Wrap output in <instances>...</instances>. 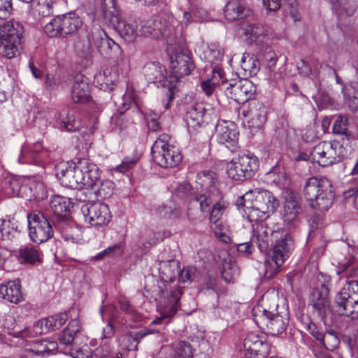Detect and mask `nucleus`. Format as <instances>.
Wrapping results in <instances>:
<instances>
[{"mask_svg": "<svg viewBox=\"0 0 358 358\" xmlns=\"http://www.w3.org/2000/svg\"><path fill=\"white\" fill-rule=\"evenodd\" d=\"M80 324L77 319L72 320L59 336V344L69 350V354L73 358H90L88 352L78 349L74 341L75 336L80 330Z\"/></svg>", "mask_w": 358, "mask_h": 358, "instance_id": "11", "label": "nucleus"}, {"mask_svg": "<svg viewBox=\"0 0 358 358\" xmlns=\"http://www.w3.org/2000/svg\"><path fill=\"white\" fill-rule=\"evenodd\" d=\"M271 248L267 250L264 262V277L273 278L280 271L285 260L289 257L294 249V241L292 236L285 230L274 235Z\"/></svg>", "mask_w": 358, "mask_h": 358, "instance_id": "2", "label": "nucleus"}, {"mask_svg": "<svg viewBox=\"0 0 358 358\" xmlns=\"http://www.w3.org/2000/svg\"><path fill=\"white\" fill-rule=\"evenodd\" d=\"M45 87L48 91H53L61 87L65 88L67 85V81L64 78H56L54 75L47 73L45 78Z\"/></svg>", "mask_w": 358, "mask_h": 358, "instance_id": "61", "label": "nucleus"}, {"mask_svg": "<svg viewBox=\"0 0 358 358\" xmlns=\"http://www.w3.org/2000/svg\"><path fill=\"white\" fill-rule=\"evenodd\" d=\"M205 116V108L201 103H197L188 110L185 121L189 133H194L201 127Z\"/></svg>", "mask_w": 358, "mask_h": 358, "instance_id": "28", "label": "nucleus"}, {"mask_svg": "<svg viewBox=\"0 0 358 358\" xmlns=\"http://www.w3.org/2000/svg\"><path fill=\"white\" fill-rule=\"evenodd\" d=\"M45 341H35L27 344L25 347V351L27 356L33 357H44L45 354Z\"/></svg>", "mask_w": 358, "mask_h": 358, "instance_id": "59", "label": "nucleus"}, {"mask_svg": "<svg viewBox=\"0 0 358 358\" xmlns=\"http://www.w3.org/2000/svg\"><path fill=\"white\" fill-rule=\"evenodd\" d=\"M261 313V318L254 320L255 324L261 329H266L267 333L273 336L282 333L288 324L287 313L285 311L273 315H268V316H262Z\"/></svg>", "mask_w": 358, "mask_h": 358, "instance_id": "16", "label": "nucleus"}, {"mask_svg": "<svg viewBox=\"0 0 358 358\" xmlns=\"http://www.w3.org/2000/svg\"><path fill=\"white\" fill-rule=\"evenodd\" d=\"M252 201L251 203L248 201H241V198L238 200V202L244 207L243 210L248 220L251 222L264 220L268 216L269 213L266 210H262L257 203L253 200Z\"/></svg>", "mask_w": 358, "mask_h": 358, "instance_id": "39", "label": "nucleus"}, {"mask_svg": "<svg viewBox=\"0 0 358 358\" xmlns=\"http://www.w3.org/2000/svg\"><path fill=\"white\" fill-rule=\"evenodd\" d=\"M195 52L201 60L215 65L212 69L220 68L218 65L222 59L223 52L216 45L202 43L196 47Z\"/></svg>", "mask_w": 358, "mask_h": 358, "instance_id": "27", "label": "nucleus"}, {"mask_svg": "<svg viewBox=\"0 0 358 358\" xmlns=\"http://www.w3.org/2000/svg\"><path fill=\"white\" fill-rule=\"evenodd\" d=\"M18 225L14 219L0 220V233L3 239L11 240L18 233Z\"/></svg>", "mask_w": 358, "mask_h": 358, "instance_id": "48", "label": "nucleus"}, {"mask_svg": "<svg viewBox=\"0 0 358 358\" xmlns=\"http://www.w3.org/2000/svg\"><path fill=\"white\" fill-rule=\"evenodd\" d=\"M56 126L61 130L74 131L80 129L81 122L73 113L59 114L56 117Z\"/></svg>", "mask_w": 358, "mask_h": 358, "instance_id": "41", "label": "nucleus"}, {"mask_svg": "<svg viewBox=\"0 0 358 358\" xmlns=\"http://www.w3.org/2000/svg\"><path fill=\"white\" fill-rule=\"evenodd\" d=\"M264 32L263 27L249 22H243L239 28V34L245 36L250 42L259 40Z\"/></svg>", "mask_w": 358, "mask_h": 358, "instance_id": "45", "label": "nucleus"}, {"mask_svg": "<svg viewBox=\"0 0 358 358\" xmlns=\"http://www.w3.org/2000/svg\"><path fill=\"white\" fill-rule=\"evenodd\" d=\"M3 325L8 330V334L13 337L26 338L33 336L32 332H31L29 329H22L20 327H19L16 324L15 320L13 315H6Z\"/></svg>", "mask_w": 358, "mask_h": 358, "instance_id": "44", "label": "nucleus"}, {"mask_svg": "<svg viewBox=\"0 0 358 358\" xmlns=\"http://www.w3.org/2000/svg\"><path fill=\"white\" fill-rule=\"evenodd\" d=\"M81 213L85 222L94 227L105 226L111 219V213L108 205L101 202L83 205Z\"/></svg>", "mask_w": 358, "mask_h": 358, "instance_id": "10", "label": "nucleus"}, {"mask_svg": "<svg viewBox=\"0 0 358 358\" xmlns=\"http://www.w3.org/2000/svg\"><path fill=\"white\" fill-rule=\"evenodd\" d=\"M238 160L236 157L233 158L227 164V173L229 178L236 181H243L245 180L243 169L237 166Z\"/></svg>", "mask_w": 358, "mask_h": 358, "instance_id": "60", "label": "nucleus"}, {"mask_svg": "<svg viewBox=\"0 0 358 358\" xmlns=\"http://www.w3.org/2000/svg\"><path fill=\"white\" fill-rule=\"evenodd\" d=\"M171 67L172 72L169 76V90H172L176 87L180 78L189 75L194 66L188 55L180 53L176 54L174 58H171Z\"/></svg>", "mask_w": 358, "mask_h": 358, "instance_id": "15", "label": "nucleus"}, {"mask_svg": "<svg viewBox=\"0 0 358 358\" xmlns=\"http://www.w3.org/2000/svg\"><path fill=\"white\" fill-rule=\"evenodd\" d=\"M156 332L155 330L143 329L138 331H132L123 335L119 340L122 349L127 350H136L138 343L145 336Z\"/></svg>", "mask_w": 358, "mask_h": 358, "instance_id": "33", "label": "nucleus"}, {"mask_svg": "<svg viewBox=\"0 0 358 358\" xmlns=\"http://www.w3.org/2000/svg\"><path fill=\"white\" fill-rule=\"evenodd\" d=\"M158 211L161 217L166 218H176L180 215V208L173 202L160 207Z\"/></svg>", "mask_w": 358, "mask_h": 358, "instance_id": "63", "label": "nucleus"}, {"mask_svg": "<svg viewBox=\"0 0 358 358\" xmlns=\"http://www.w3.org/2000/svg\"><path fill=\"white\" fill-rule=\"evenodd\" d=\"M283 197V220L287 224L295 223L302 212L301 197L297 193L291 190H287Z\"/></svg>", "mask_w": 358, "mask_h": 358, "instance_id": "17", "label": "nucleus"}, {"mask_svg": "<svg viewBox=\"0 0 358 358\" xmlns=\"http://www.w3.org/2000/svg\"><path fill=\"white\" fill-rule=\"evenodd\" d=\"M45 33L50 37L62 36V26L60 25V17H55L44 27Z\"/></svg>", "mask_w": 358, "mask_h": 358, "instance_id": "64", "label": "nucleus"}, {"mask_svg": "<svg viewBox=\"0 0 358 358\" xmlns=\"http://www.w3.org/2000/svg\"><path fill=\"white\" fill-rule=\"evenodd\" d=\"M312 303L321 317H325L330 312V302L328 298V289L322 285L321 289H315L312 293Z\"/></svg>", "mask_w": 358, "mask_h": 358, "instance_id": "31", "label": "nucleus"}, {"mask_svg": "<svg viewBox=\"0 0 358 358\" xmlns=\"http://www.w3.org/2000/svg\"><path fill=\"white\" fill-rule=\"evenodd\" d=\"M215 136L219 143L233 146L238 141L237 127L232 122L220 120L215 127Z\"/></svg>", "mask_w": 358, "mask_h": 358, "instance_id": "21", "label": "nucleus"}, {"mask_svg": "<svg viewBox=\"0 0 358 358\" xmlns=\"http://www.w3.org/2000/svg\"><path fill=\"white\" fill-rule=\"evenodd\" d=\"M253 199L262 210L269 214L273 213L279 206L278 200L271 192L261 188L250 189L241 197V201H250Z\"/></svg>", "mask_w": 358, "mask_h": 358, "instance_id": "12", "label": "nucleus"}, {"mask_svg": "<svg viewBox=\"0 0 358 358\" xmlns=\"http://www.w3.org/2000/svg\"><path fill=\"white\" fill-rule=\"evenodd\" d=\"M145 79L150 83H160L161 85L169 88L170 85L169 76L166 77L165 67L158 62H148L143 68Z\"/></svg>", "mask_w": 358, "mask_h": 358, "instance_id": "24", "label": "nucleus"}, {"mask_svg": "<svg viewBox=\"0 0 358 358\" xmlns=\"http://www.w3.org/2000/svg\"><path fill=\"white\" fill-rule=\"evenodd\" d=\"M98 178L94 181V185L92 187L86 188L87 189L93 190L97 197L106 199L110 197L113 194L115 188V184L110 180H100V170L98 168Z\"/></svg>", "mask_w": 358, "mask_h": 358, "instance_id": "42", "label": "nucleus"}, {"mask_svg": "<svg viewBox=\"0 0 358 358\" xmlns=\"http://www.w3.org/2000/svg\"><path fill=\"white\" fill-rule=\"evenodd\" d=\"M117 80L115 72L107 69L102 73H99L95 76V82L99 85L100 88L103 90H112L113 85Z\"/></svg>", "mask_w": 358, "mask_h": 358, "instance_id": "50", "label": "nucleus"}, {"mask_svg": "<svg viewBox=\"0 0 358 358\" xmlns=\"http://www.w3.org/2000/svg\"><path fill=\"white\" fill-rule=\"evenodd\" d=\"M266 178L268 182L279 187H285L287 184V176L283 170L279 168H273L267 173Z\"/></svg>", "mask_w": 358, "mask_h": 358, "instance_id": "55", "label": "nucleus"}, {"mask_svg": "<svg viewBox=\"0 0 358 358\" xmlns=\"http://www.w3.org/2000/svg\"><path fill=\"white\" fill-rule=\"evenodd\" d=\"M335 303L338 312L352 320L358 319V280H350L337 293Z\"/></svg>", "mask_w": 358, "mask_h": 358, "instance_id": "6", "label": "nucleus"}, {"mask_svg": "<svg viewBox=\"0 0 358 358\" xmlns=\"http://www.w3.org/2000/svg\"><path fill=\"white\" fill-rule=\"evenodd\" d=\"M179 268V262L176 259L160 261L159 262V277L164 282H173L178 274Z\"/></svg>", "mask_w": 358, "mask_h": 358, "instance_id": "36", "label": "nucleus"}, {"mask_svg": "<svg viewBox=\"0 0 358 358\" xmlns=\"http://www.w3.org/2000/svg\"><path fill=\"white\" fill-rule=\"evenodd\" d=\"M250 10L238 1H229L224 10V17L228 21H235L250 15Z\"/></svg>", "mask_w": 358, "mask_h": 358, "instance_id": "37", "label": "nucleus"}, {"mask_svg": "<svg viewBox=\"0 0 358 358\" xmlns=\"http://www.w3.org/2000/svg\"><path fill=\"white\" fill-rule=\"evenodd\" d=\"M303 194L309 206L320 211L329 210L334 198L331 182L323 177H312L308 179L304 185Z\"/></svg>", "mask_w": 358, "mask_h": 358, "instance_id": "3", "label": "nucleus"}, {"mask_svg": "<svg viewBox=\"0 0 358 358\" xmlns=\"http://www.w3.org/2000/svg\"><path fill=\"white\" fill-rule=\"evenodd\" d=\"M124 244L122 243H119L117 244L109 246L105 250H102L96 256H94V259L96 260H99L106 256L110 257H120L124 252Z\"/></svg>", "mask_w": 358, "mask_h": 358, "instance_id": "58", "label": "nucleus"}, {"mask_svg": "<svg viewBox=\"0 0 358 358\" xmlns=\"http://www.w3.org/2000/svg\"><path fill=\"white\" fill-rule=\"evenodd\" d=\"M95 40L94 43L101 55L106 57H113L122 52L120 45L113 39L110 38L102 30L99 29L92 34Z\"/></svg>", "mask_w": 358, "mask_h": 358, "instance_id": "20", "label": "nucleus"}, {"mask_svg": "<svg viewBox=\"0 0 358 358\" xmlns=\"http://www.w3.org/2000/svg\"><path fill=\"white\" fill-rule=\"evenodd\" d=\"M21 285L19 280L0 283V300L5 299L10 303H18L22 300Z\"/></svg>", "mask_w": 358, "mask_h": 358, "instance_id": "29", "label": "nucleus"}, {"mask_svg": "<svg viewBox=\"0 0 358 358\" xmlns=\"http://www.w3.org/2000/svg\"><path fill=\"white\" fill-rule=\"evenodd\" d=\"M342 149L338 142L322 141L313 148L310 157L320 166H328L342 159Z\"/></svg>", "mask_w": 358, "mask_h": 358, "instance_id": "8", "label": "nucleus"}, {"mask_svg": "<svg viewBox=\"0 0 358 358\" xmlns=\"http://www.w3.org/2000/svg\"><path fill=\"white\" fill-rule=\"evenodd\" d=\"M340 342V338L336 332L328 331L325 332L322 344L327 350L334 352L339 346Z\"/></svg>", "mask_w": 358, "mask_h": 358, "instance_id": "62", "label": "nucleus"}, {"mask_svg": "<svg viewBox=\"0 0 358 358\" xmlns=\"http://www.w3.org/2000/svg\"><path fill=\"white\" fill-rule=\"evenodd\" d=\"M240 115L246 118L249 127L252 128H261L267 119L266 106L256 100H252L241 107Z\"/></svg>", "mask_w": 358, "mask_h": 358, "instance_id": "14", "label": "nucleus"}, {"mask_svg": "<svg viewBox=\"0 0 358 358\" xmlns=\"http://www.w3.org/2000/svg\"><path fill=\"white\" fill-rule=\"evenodd\" d=\"M311 63L313 68V69L310 64L306 62L303 59L299 62L296 66L299 73L304 76H309L311 74H313L315 77L319 76L320 69L322 67V64L315 59H312Z\"/></svg>", "mask_w": 358, "mask_h": 358, "instance_id": "51", "label": "nucleus"}, {"mask_svg": "<svg viewBox=\"0 0 358 358\" xmlns=\"http://www.w3.org/2000/svg\"><path fill=\"white\" fill-rule=\"evenodd\" d=\"M241 67L243 71L245 76L255 75L259 69L258 60L248 53L243 54L241 60Z\"/></svg>", "mask_w": 358, "mask_h": 358, "instance_id": "46", "label": "nucleus"}, {"mask_svg": "<svg viewBox=\"0 0 358 358\" xmlns=\"http://www.w3.org/2000/svg\"><path fill=\"white\" fill-rule=\"evenodd\" d=\"M23 26L17 21L0 22V55L13 59L20 54Z\"/></svg>", "mask_w": 358, "mask_h": 358, "instance_id": "4", "label": "nucleus"}, {"mask_svg": "<svg viewBox=\"0 0 358 358\" xmlns=\"http://www.w3.org/2000/svg\"><path fill=\"white\" fill-rule=\"evenodd\" d=\"M285 230L282 229L274 230L269 227L266 223L261 222L257 224L255 230V234L252 236V241L256 243L260 251L266 252L274 241L275 234L283 232Z\"/></svg>", "mask_w": 358, "mask_h": 358, "instance_id": "22", "label": "nucleus"}, {"mask_svg": "<svg viewBox=\"0 0 358 358\" xmlns=\"http://www.w3.org/2000/svg\"><path fill=\"white\" fill-rule=\"evenodd\" d=\"M137 24L135 22H129L124 20H119L116 29L121 37L127 42L135 41L138 36Z\"/></svg>", "mask_w": 358, "mask_h": 358, "instance_id": "43", "label": "nucleus"}, {"mask_svg": "<svg viewBox=\"0 0 358 358\" xmlns=\"http://www.w3.org/2000/svg\"><path fill=\"white\" fill-rule=\"evenodd\" d=\"M277 299V296L275 294L266 293L264 294L262 299L252 309L253 320L261 318V313L263 315L262 316L277 314V312H278L277 310L278 306Z\"/></svg>", "mask_w": 358, "mask_h": 358, "instance_id": "25", "label": "nucleus"}, {"mask_svg": "<svg viewBox=\"0 0 358 358\" xmlns=\"http://www.w3.org/2000/svg\"><path fill=\"white\" fill-rule=\"evenodd\" d=\"M210 227L213 231L215 236L224 243H229L231 241L228 227L222 221L215 223H210Z\"/></svg>", "mask_w": 358, "mask_h": 358, "instance_id": "57", "label": "nucleus"}, {"mask_svg": "<svg viewBox=\"0 0 358 358\" xmlns=\"http://www.w3.org/2000/svg\"><path fill=\"white\" fill-rule=\"evenodd\" d=\"M18 257L22 262L33 264L42 261V253L36 248L25 247L19 250Z\"/></svg>", "mask_w": 358, "mask_h": 358, "instance_id": "47", "label": "nucleus"}, {"mask_svg": "<svg viewBox=\"0 0 358 358\" xmlns=\"http://www.w3.org/2000/svg\"><path fill=\"white\" fill-rule=\"evenodd\" d=\"M211 71V78L205 79L201 83V88L207 96L213 94L217 86L220 85L222 88V80H225L221 68H213Z\"/></svg>", "mask_w": 358, "mask_h": 358, "instance_id": "38", "label": "nucleus"}, {"mask_svg": "<svg viewBox=\"0 0 358 358\" xmlns=\"http://www.w3.org/2000/svg\"><path fill=\"white\" fill-rule=\"evenodd\" d=\"M94 355L99 358H122L121 352H115L109 341H102L101 344L94 350Z\"/></svg>", "mask_w": 358, "mask_h": 358, "instance_id": "54", "label": "nucleus"}, {"mask_svg": "<svg viewBox=\"0 0 358 358\" xmlns=\"http://www.w3.org/2000/svg\"><path fill=\"white\" fill-rule=\"evenodd\" d=\"M342 92L345 97V104L352 112H356L358 110V84L350 89L343 87Z\"/></svg>", "mask_w": 358, "mask_h": 358, "instance_id": "49", "label": "nucleus"}, {"mask_svg": "<svg viewBox=\"0 0 358 358\" xmlns=\"http://www.w3.org/2000/svg\"><path fill=\"white\" fill-rule=\"evenodd\" d=\"M68 320L66 313H62L37 321L33 327V335H40L59 329Z\"/></svg>", "mask_w": 358, "mask_h": 358, "instance_id": "23", "label": "nucleus"}, {"mask_svg": "<svg viewBox=\"0 0 358 358\" xmlns=\"http://www.w3.org/2000/svg\"><path fill=\"white\" fill-rule=\"evenodd\" d=\"M72 208V203L67 197L54 195L50 200V209L52 214L58 217H65Z\"/></svg>", "mask_w": 358, "mask_h": 358, "instance_id": "34", "label": "nucleus"}, {"mask_svg": "<svg viewBox=\"0 0 358 358\" xmlns=\"http://www.w3.org/2000/svg\"><path fill=\"white\" fill-rule=\"evenodd\" d=\"M194 352L190 343L180 341L174 345L172 356L173 358H193Z\"/></svg>", "mask_w": 358, "mask_h": 358, "instance_id": "53", "label": "nucleus"}, {"mask_svg": "<svg viewBox=\"0 0 358 358\" xmlns=\"http://www.w3.org/2000/svg\"><path fill=\"white\" fill-rule=\"evenodd\" d=\"M182 289L178 288L177 290L172 291L170 294L167 292V299L159 305L158 310L160 312L161 317L155 319L151 323L152 325L159 324L163 319L173 316L179 308L178 302L182 294Z\"/></svg>", "mask_w": 358, "mask_h": 358, "instance_id": "19", "label": "nucleus"}, {"mask_svg": "<svg viewBox=\"0 0 358 358\" xmlns=\"http://www.w3.org/2000/svg\"><path fill=\"white\" fill-rule=\"evenodd\" d=\"M29 235L31 240L41 244L53 236V229L48 220L41 213L34 211L27 215Z\"/></svg>", "mask_w": 358, "mask_h": 358, "instance_id": "9", "label": "nucleus"}, {"mask_svg": "<svg viewBox=\"0 0 358 358\" xmlns=\"http://www.w3.org/2000/svg\"><path fill=\"white\" fill-rule=\"evenodd\" d=\"M173 31V27L163 26L162 22L149 20L141 26V35L145 37L159 38L160 36L168 37Z\"/></svg>", "mask_w": 358, "mask_h": 358, "instance_id": "30", "label": "nucleus"}, {"mask_svg": "<svg viewBox=\"0 0 358 358\" xmlns=\"http://www.w3.org/2000/svg\"><path fill=\"white\" fill-rule=\"evenodd\" d=\"M90 98V86L88 79L82 76H76L71 88V99L75 103H85Z\"/></svg>", "mask_w": 358, "mask_h": 358, "instance_id": "26", "label": "nucleus"}, {"mask_svg": "<svg viewBox=\"0 0 358 358\" xmlns=\"http://www.w3.org/2000/svg\"><path fill=\"white\" fill-rule=\"evenodd\" d=\"M245 358H265L268 354V345L264 338L255 333L247 335L243 341Z\"/></svg>", "mask_w": 358, "mask_h": 358, "instance_id": "18", "label": "nucleus"}, {"mask_svg": "<svg viewBox=\"0 0 358 358\" xmlns=\"http://www.w3.org/2000/svg\"><path fill=\"white\" fill-rule=\"evenodd\" d=\"M222 90L230 99L244 103L250 99L256 92V86L247 79L222 80Z\"/></svg>", "mask_w": 358, "mask_h": 358, "instance_id": "7", "label": "nucleus"}, {"mask_svg": "<svg viewBox=\"0 0 358 358\" xmlns=\"http://www.w3.org/2000/svg\"><path fill=\"white\" fill-rule=\"evenodd\" d=\"M54 3L53 0H33L28 6L29 13L36 20L48 17L53 13Z\"/></svg>", "mask_w": 358, "mask_h": 358, "instance_id": "32", "label": "nucleus"}, {"mask_svg": "<svg viewBox=\"0 0 358 358\" xmlns=\"http://www.w3.org/2000/svg\"><path fill=\"white\" fill-rule=\"evenodd\" d=\"M49 152L43 148L40 142L32 145L26 143L22 146L18 162L20 164H30L43 166L47 162Z\"/></svg>", "mask_w": 358, "mask_h": 358, "instance_id": "13", "label": "nucleus"}, {"mask_svg": "<svg viewBox=\"0 0 358 358\" xmlns=\"http://www.w3.org/2000/svg\"><path fill=\"white\" fill-rule=\"evenodd\" d=\"M80 18L75 13H68L60 17L62 36L73 34L81 27Z\"/></svg>", "mask_w": 358, "mask_h": 358, "instance_id": "40", "label": "nucleus"}, {"mask_svg": "<svg viewBox=\"0 0 358 358\" xmlns=\"http://www.w3.org/2000/svg\"><path fill=\"white\" fill-rule=\"evenodd\" d=\"M228 206L229 203L222 199L215 203L213 205L210 214V223H215L218 221H222L221 219L228 208Z\"/></svg>", "mask_w": 358, "mask_h": 358, "instance_id": "56", "label": "nucleus"}, {"mask_svg": "<svg viewBox=\"0 0 358 358\" xmlns=\"http://www.w3.org/2000/svg\"><path fill=\"white\" fill-rule=\"evenodd\" d=\"M238 168H241L245 179L252 178L259 168L258 158L253 154L239 155L237 157Z\"/></svg>", "mask_w": 358, "mask_h": 358, "instance_id": "35", "label": "nucleus"}, {"mask_svg": "<svg viewBox=\"0 0 358 358\" xmlns=\"http://www.w3.org/2000/svg\"><path fill=\"white\" fill-rule=\"evenodd\" d=\"M56 176L62 185L72 189L92 187L98 178V166L90 159L62 162L56 167Z\"/></svg>", "mask_w": 358, "mask_h": 358, "instance_id": "1", "label": "nucleus"}, {"mask_svg": "<svg viewBox=\"0 0 358 358\" xmlns=\"http://www.w3.org/2000/svg\"><path fill=\"white\" fill-rule=\"evenodd\" d=\"M170 136L162 134L156 139L151 148L154 162L161 167H174L182 161V155L178 149L169 144Z\"/></svg>", "mask_w": 358, "mask_h": 358, "instance_id": "5", "label": "nucleus"}, {"mask_svg": "<svg viewBox=\"0 0 358 358\" xmlns=\"http://www.w3.org/2000/svg\"><path fill=\"white\" fill-rule=\"evenodd\" d=\"M343 344L345 349L338 354L339 358H358V341L356 338L345 337Z\"/></svg>", "mask_w": 358, "mask_h": 358, "instance_id": "52", "label": "nucleus"}]
</instances>
